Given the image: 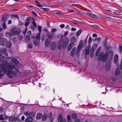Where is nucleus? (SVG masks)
Listing matches in <instances>:
<instances>
[{
	"label": "nucleus",
	"mask_w": 122,
	"mask_h": 122,
	"mask_svg": "<svg viewBox=\"0 0 122 122\" xmlns=\"http://www.w3.org/2000/svg\"><path fill=\"white\" fill-rule=\"evenodd\" d=\"M5 67L3 69V70L5 73L7 75V76L11 78L13 77V76L11 74V73L13 75H16L17 74V70L18 71L17 69H15L16 72L15 71H12L10 70V69L13 70L15 68V66L13 64H11L5 66Z\"/></svg>",
	"instance_id": "nucleus-1"
},
{
	"label": "nucleus",
	"mask_w": 122,
	"mask_h": 122,
	"mask_svg": "<svg viewBox=\"0 0 122 122\" xmlns=\"http://www.w3.org/2000/svg\"><path fill=\"white\" fill-rule=\"evenodd\" d=\"M40 35L39 34H37L35 38L34 39L33 41L34 45L36 46H38L40 42Z\"/></svg>",
	"instance_id": "nucleus-2"
},
{
	"label": "nucleus",
	"mask_w": 122,
	"mask_h": 122,
	"mask_svg": "<svg viewBox=\"0 0 122 122\" xmlns=\"http://www.w3.org/2000/svg\"><path fill=\"white\" fill-rule=\"evenodd\" d=\"M103 53L102 52L101 54L99 55L98 56V59L99 60H102L104 62L107 60V56L106 54H104L103 55Z\"/></svg>",
	"instance_id": "nucleus-3"
},
{
	"label": "nucleus",
	"mask_w": 122,
	"mask_h": 122,
	"mask_svg": "<svg viewBox=\"0 0 122 122\" xmlns=\"http://www.w3.org/2000/svg\"><path fill=\"white\" fill-rule=\"evenodd\" d=\"M24 115L26 117L30 116V117H33L35 116V113L33 112H30L28 111H27L24 113Z\"/></svg>",
	"instance_id": "nucleus-4"
},
{
	"label": "nucleus",
	"mask_w": 122,
	"mask_h": 122,
	"mask_svg": "<svg viewBox=\"0 0 122 122\" xmlns=\"http://www.w3.org/2000/svg\"><path fill=\"white\" fill-rule=\"evenodd\" d=\"M63 36L64 35H62L60 39L58 41V43L57 44V48L58 49H61V48L62 46V41Z\"/></svg>",
	"instance_id": "nucleus-5"
},
{
	"label": "nucleus",
	"mask_w": 122,
	"mask_h": 122,
	"mask_svg": "<svg viewBox=\"0 0 122 122\" xmlns=\"http://www.w3.org/2000/svg\"><path fill=\"white\" fill-rule=\"evenodd\" d=\"M7 42V40L4 38H2L0 39V46H5Z\"/></svg>",
	"instance_id": "nucleus-6"
},
{
	"label": "nucleus",
	"mask_w": 122,
	"mask_h": 122,
	"mask_svg": "<svg viewBox=\"0 0 122 122\" xmlns=\"http://www.w3.org/2000/svg\"><path fill=\"white\" fill-rule=\"evenodd\" d=\"M118 60V55L117 54H115L113 60L114 62L116 64V65L117 66H119V65L117 62Z\"/></svg>",
	"instance_id": "nucleus-7"
},
{
	"label": "nucleus",
	"mask_w": 122,
	"mask_h": 122,
	"mask_svg": "<svg viewBox=\"0 0 122 122\" xmlns=\"http://www.w3.org/2000/svg\"><path fill=\"white\" fill-rule=\"evenodd\" d=\"M20 32V29L19 28H18L15 31H13L11 35L14 36L16 35H19Z\"/></svg>",
	"instance_id": "nucleus-8"
},
{
	"label": "nucleus",
	"mask_w": 122,
	"mask_h": 122,
	"mask_svg": "<svg viewBox=\"0 0 122 122\" xmlns=\"http://www.w3.org/2000/svg\"><path fill=\"white\" fill-rule=\"evenodd\" d=\"M76 47H74L71 50L70 53L71 56L72 57H74V56L76 52Z\"/></svg>",
	"instance_id": "nucleus-9"
},
{
	"label": "nucleus",
	"mask_w": 122,
	"mask_h": 122,
	"mask_svg": "<svg viewBox=\"0 0 122 122\" xmlns=\"http://www.w3.org/2000/svg\"><path fill=\"white\" fill-rule=\"evenodd\" d=\"M9 16L8 15H4L2 18V20L4 22H6L8 20Z\"/></svg>",
	"instance_id": "nucleus-10"
},
{
	"label": "nucleus",
	"mask_w": 122,
	"mask_h": 122,
	"mask_svg": "<svg viewBox=\"0 0 122 122\" xmlns=\"http://www.w3.org/2000/svg\"><path fill=\"white\" fill-rule=\"evenodd\" d=\"M111 67V63L110 61H108L106 64V69L107 71L109 70Z\"/></svg>",
	"instance_id": "nucleus-11"
},
{
	"label": "nucleus",
	"mask_w": 122,
	"mask_h": 122,
	"mask_svg": "<svg viewBox=\"0 0 122 122\" xmlns=\"http://www.w3.org/2000/svg\"><path fill=\"white\" fill-rule=\"evenodd\" d=\"M50 48L52 51H53L55 50L56 48V45L55 42L51 43Z\"/></svg>",
	"instance_id": "nucleus-12"
},
{
	"label": "nucleus",
	"mask_w": 122,
	"mask_h": 122,
	"mask_svg": "<svg viewBox=\"0 0 122 122\" xmlns=\"http://www.w3.org/2000/svg\"><path fill=\"white\" fill-rule=\"evenodd\" d=\"M63 41L64 45H67L68 44L69 41L68 38L66 37H65L63 39Z\"/></svg>",
	"instance_id": "nucleus-13"
},
{
	"label": "nucleus",
	"mask_w": 122,
	"mask_h": 122,
	"mask_svg": "<svg viewBox=\"0 0 122 122\" xmlns=\"http://www.w3.org/2000/svg\"><path fill=\"white\" fill-rule=\"evenodd\" d=\"M83 46V41L82 40H81L79 42L77 49L81 50Z\"/></svg>",
	"instance_id": "nucleus-14"
},
{
	"label": "nucleus",
	"mask_w": 122,
	"mask_h": 122,
	"mask_svg": "<svg viewBox=\"0 0 122 122\" xmlns=\"http://www.w3.org/2000/svg\"><path fill=\"white\" fill-rule=\"evenodd\" d=\"M76 38L75 36L71 37L70 39V41L71 42V44H73V45H74V44L76 41Z\"/></svg>",
	"instance_id": "nucleus-15"
},
{
	"label": "nucleus",
	"mask_w": 122,
	"mask_h": 122,
	"mask_svg": "<svg viewBox=\"0 0 122 122\" xmlns=\"http://www.w3.org/2000/svg\"><path fill=\"white\" fill-rule=\"evenodd\" d=\"M0 52L3 54H4V55L7 56H8V54L6 52V49L5 48H4L2 49V50H0Z\"/></svg>",
	"instance_id": "nucleus-16"
},
{
	"label": "nucleus",
	"mask_w": 122,
	"mask_h": 122,
	"mask_svg": "<svg viewBox=\"0 0 122 122\" xmlns=\"http://www.w3.org/2000/svg\"><path fill=\"white\" fill-rule=\"evenodd\" d=\"M45 44V46L46 47H48L49 46L50 42L48 38H47L46 39Z\"/></svg>",
	"instance_id": "nucleus-17"
},
{
	"label": "nucleus",
	"mask_w": 122,
	"mask_h": 122,
	"mask_svg": "<svg viewBox=\"0 0 122 122\" xmlns=\"http://www.w3.org/2000/svg\"><path fill=\"white\" fill-rule=\"evenodd\" d=\"M87 15L89 16L92 17L94 18L97 19V16L96 15L91 13H87Z\"/></svg>",
	"instance_id": "nucleus-18"
},
{
	"label": "nucleus",
	"mask_w": 122,
	"mask_h": 122,
	"mask_svg": "<svg viewBox=\"0 0 122 122\" xmlns=\"http://www.w3.org/2000/svg\"><path fill=\"white\" fill-rule=\"evenodd\" d=\"M33 117H28L26 118L25 120V122H33Z\"/></svg>",
	"instance_id": "nucleus-19"
},
{
	"label": "nucleus",
	"mask_w": 122,
	"mask_h": 122,
	"mask_svg": "<svg viewBox=\"0 0 122 122\" xmlns=\"http://www.w3.org/2000/svg\"><path fill=\"white\" fill-rule=\"evenodd\" d=\"M11 42L10 41H8L7 40V42L6 44L5 45V46L6 47L8 48H10L11 46Z\"/></svg>",
	"instance_id": "nucleus-20"
},
{
	"label": "nucleus",
	"mask_w": 122,
	"mask_h": 122,
	"mask_svg": "<svg viewBox=\"0 0 122 122\" xmlns=\"http://www.w3.org/2000/svg\"><path fill=\"white\" fill-rule=\"evenodd\" d=\"M30 40V38L29 36L26 35L25 37V41L26 43L29 42Z\"/></svg>",
	"instance_id": "nucleus-21"
},
{
	"label": "nucleus",
	"mask_w": 122,
	"mask_h": 122,
	"mask_svg": "<svg viewBox=\"0 0 122 122\" xmlns=\"http://www.w3.org/2000/svg\"><path fill=\"white\" fill-rule=\"evenodd\" d=\"M42 114L41 113H37L36 116V119L37 120L40 119L42 116Z\"/></svg>",
	"instance_id": "nucleus-22"
},
{
	"label": "nucleus",
	"mask_w": 122,
	"mask_h": 122,
	"mask_svg": "<svg viewBox=\"0 0 122 122\" xmlns=\"http://www.w3.org/2000/svg\"><path fill=\"white\" fill-rule=\"evenodd\" d=\"M46 34L48 37L49 38L51 39L52 38V35L53 34V33H52L51 32L50 33L48 32H47L46 33Z\"/></svg>",
	"instance_id": "nucleus-23"
},
{
	"label": "nucleus",
	"mask_w": 122,
	"mask_h": 122,
	"mask_svg": "<svg viewBox=\"0 0 122 122\" xmlns=\"http://www.w3.org/2000/svg\"><path fill=\"white\" fill-rule=\"evenodd\" d=\"M74 45H73V44H70L68 45L67 50L68 51H70L72 47L74 46Z\"/></svg>",
	"instance_id": "nucleus-24"
},
{
	"label": "nucleus",
	"mask_w": 122,
	"mask_h": 122,
	"mask_svg": "<svg viewBox=\"0 0 122 122\" xmlns=\"http://www.w3.org/2000/svg\"><path fill=\"white\" fill-rule=\"evenodd\" d=\"M11 40L13 43L14 44L16 43L17 41V38L15 37H13L12 39Z\"/></svg>",
	"instance_id": "nucleus-25"
},
{
	"label": "nucleus",
	"mask_w": 122,
	"mask_h": 122,
	"mask_svg": "<svg viewBox=\"0 0 122 122\" xmlns=\"http://www.w3.org/2000/svg\"><path fill=\"white\" fill-rule=\"evenodd\" d=\"M62 119V117L61 115H59L58 117V122H61Z\"/></svg>",
	"instance_id": "nucleus-26"
},
{
	"label": "nucleus",
	"mask_w": 122,
	"mask_h": 122,
	"mask_svg": "<svg viewBox=\"0 0 122 122\" xmlns=\"http://www.w3.org/2000/svg\"><path fill=\"white\" fill-rule=\"evenodd\" d=\"M36 2V5L37 6L40 7H42L43 6L40 4L39 2L37 1H35Z\"/></svg>",
	"instance_id": "nucleus-27"
},
{
	"label": "nucleus",
	"mask_w": 122,
	"mask_h": 122,
	"mask_svg": "<svg viewBox=\"0 0 122 122\" xmlns=\"http://www.w3.org/2000/svg\"><path fill=\"white\" fill-rule=\"evenodd\" d=\"M31 20L32 21V25L35 26L36 27V25L34 18H31Z\"/></svg>",
	"instance_id": "nucleus-28"
},
{
	"label": "nucleus",
	"mask_w": 122,
	"mask_h": 122,
	"mask_svg": "<svg viewBox=\"0 0 122 122\" xmlns=\"http://www.w3.org/2000/svg\"><path fill=\"white\" fill-rule=\"evenodd\" d=\"M71 117L72 119H75L77 117V115L76 113H73L71 115Z\"/></svg>",
	"instance_id": "nucleus-29"
},
{
	"label": "nucleus",
	"mask_w": 122,
	"mask_h": 122,
	"mask_svg": "<svg viewBox=\"0 0 122 122\" xmlns=\"http://www.w3.org/2000/svg\"><path fill=\"white\" fill-rule=\"evenodd\" d=\"M118 68L116 69L115 72V75L116 76H118L119 74V70L118 68Z\"/></svg>",
	"instance_id": "nucleus-30"
},
{
	"label": "nucleus",
	"mask_w": 122,
	"mask_h": 122,
	"mask_svg": "<svg viewBox=\"0 0 122 122\" xmlns=\"http://www.w3.org/2000/svg\"><path fill=\"white\" fill-rule=\"evenodd\" d=\"M101 37H99L98 38H95L94 40V41L97 42L98 44L101 41Z\"/></svg>",
	"instance_id": "nucleus-31"
},
{
	"label": "nucleus",
	"mask_w": 122,
	"mask_h": 122,
	"mask_svg": "<svg viewBox=\"0 0 122 122\" xmlns=\"http://www.w3.org/2000/svg\"><path fill=\"white\" fill-rule=\"evenodd\" d=\"M19 35L17 37L19 40H22L23 38V36L21 35Z\"/></svg>",
	"instance_id": "nucleus-32"
},
{
	"label": "nucleus",
	"mask_w": 122,
	"mask_h": 122,
	"mask_svg": "<svg viewBox=\"0 0 122 122\" xmlns=\"http://www.w3.org/2000/svg\"><path fill=\"white\" fill-rule=\"evenodd\" d=\"M2 26L4 29H5L7 28V26L5 22H3L2 24Z\"/></svg>",
	"instance_id": "nucleus-33"
},
{
	"label": "nucleus",
	"mask_w": 122,
	"mask_h": 122,
	"mask_svg": "<svg viewBox=\"0 0 122 122\" xmlns=\"http://www.w3.org/2000/svg\"><path fill=\"white\" fill-rule=\"evenodd\" d=\"M82 30H79L77 31L76 33V35L77 36H78L82 32Z\"/></svg>",
	"instance_id": "nucleus-34"
},
{
	"label": "nucleus",
	"mask_w": 122,
	"mask_h": 122,
	"mask_svg": "<svg viewBox=\"0 0 122 122\" xmlns=\"http://www.w3.org/2000/svg\"><path fill=\"white\" fill-rule=\"evenodd\" d=\"M85 54L86 55H88L89 54V49L88 48H86L85 49Z\"/></svg>",
	"instance_id": "nucleus-35"
},
{
	"label": "nucleus",
	"mask_w": 122,
	"mask_h": 122,
	"mask_svg": "<svg viewBox=\"0 0 122 122\" xmlns=\"http://www.w3.org/2000/svg\"><path fill=\"white\" fill-rule=\"evenodd\" d=\"M14 117L13 116L10 117L9 119V121L11 122H13L14 121Z\"/></svg>",
	"instance_id": "nucleus-36"
},
{
	"label": "nucleus",
	"mask_w": 122,
	"mask_h": 122,
	"mask_svg": "<svg viewBox=\"0 0 122 122\" xmlns=\"http://www.w3.org/2000/svg\"><path fill=\"white\" fill-rule=\"evenodd\" d=\"M47 116L46 115H44L42 118V120L43 121H45L47 118Z\"/></svg>",
	"instance_id": "nucleus-37"
},
{
	"label": "nucleus",
	"mask_w": 122,
	"mask_h": 122,
	"mask_svg": "<svg viewBox=\"0 0 122 122\" xmlns=\"http://www.w3.org/2000/svg\"><path fill=\"white\" fill-rule=\"evenodd\" d=\"M13 61L15 64H17L18 63V61L15 58H13Z\"/></svg>",
	"instance_id": "nucleus-38"
},
{
	"label": "nucleus",
	"mask_w": 122,
	"mask_h": 122,
	"mask_svg": "<svg viewBox=\"0 0 122 122\" xmlns=\"http://www.w3.org/2000/svg\"><path fill=\"white\" fill-rule=\"evenodd\" d=\"M33 45L31 43H29L28 46V48L29 49H31Z\"/></svg>",
	"instance_id": "nucleus-39"
},
{
	"label": "nucleus",
	"mask_w": 122,
	"mask_h": 122,
	"mask_svg": "<svg viewBox=\"0 0 122 122\" xmlns=\"http://www.w3.org/2000/svg\"><path fill=\"white\" fill-rule=\"evenodd\" d=\"M4 115L3 114L0 115V120H4Z\"/></svg>",
	"instance_id": "nucleus-40"
},
{
	"label": "nucleus",
	"mask_w": 122,
	"mask_h": 122,
	"mask_svg": "<svg viewBox=\"0 0 122 122\" xmlns=\"http://www.w3.org/2000/svg\"><path fill=\"white\" fill-rule=\"evenodd\" d=\"M48 118H50L52 116V113H50L48 114Z\"/></svg>",
	"instance_id": "nucleus-41"
},
{
	"label": "nucleus",
	"mask_w": 122,
	"mask_h": 122,
	"mask_svg": "<svg viewBox=\"0 0 122 122\" xmlns=\"http://www.w3.org/2000/svg\"><path fill=\"white\" fill-rule=\"evenodd\" d=\"M118 50L120 53H121L122 51V46H121L120 45L119 46Z\"/></svg>",
	"instance_id": "nucleus-42"
},
{
	"label": "nucleus",
	"mask_w": 122,
	"mask_h": 122,
	"mask_svg": "<svg viewBox=\"0 0 122 122\" xmlns=\"http://www.w3.org/2000/svg\"><path fill=\"white\" fill-rule=\"evenodd\" d=\"M97 46V44L96 43H95L93 44L92 47L94 48L95 49H96Z\"/></svg>",
	"instance_id": "nucleus-43"
},
{
	"label": "nucleus",
	"mask_w": 122,
	"mask_h": 122,
	"mask_svg": "<svg viewBox=\"0 0 122 122\" xmlns=\"http://www.w3.org/2000/svg\"><path fill=\"white\" fill-rule=\"evenodd\" d=\"M30 19V17H28L26 19V22H30L29 21Z\"/></svg>",
	"instance_id": "nucleus-44"
},
{
	"label": "nucleus",
	"mask_w": 122,
	"mask_h": 122,
	"mask_svg": "<svg viewBox=\"0 0 122 122\" xmlns=\"http://www.w3.org/2000/svg\"><path fill=\"white\" fill-rule=\"evenodd\" d=\"M57 31V29H52L51 33H52L55 32Z\"/></svg>",
	"instance_id": "nucleus-45"
},
{
	"label": "nucleus",
	"mask_w": 122,
	"mask_h": 122,
	"mask_svg": "<svg viewBox=\"0 0 122 122\" xmlns=\"http://www.w3.org/2000/svg\"><path fill=\"white\" fill-rule=\"evenodd\" d=\"M27 31V28L26 27L25 29L22 32L24 34H25Z\"/></svg>",
	"instance_id": "nucleus-46"
},
{
	"label": "nucleus",
	"mask_w": 122,
	"mask_h": 122,
	"mask_svg": "<svg viewBox=\"0 0 122 122\" xmlns=\"http://www.w3.org/2000/svg\"><path fill=\"white\" fill-rule=\"evenodd\" d=\"M32 13L36 17L38 16L37 14L34 11H32Z\"/></svg>",
	"instance_id": "nucleus-47"
},
{
	"label": "nucleus",
	"mask_w": 122,
	"mask_h": 122,
	"mask_svg": "<svg viewBox=\"0 0 122 122\" xmlns=\"http://www.w3.org/2000/svg\"><path fill=\"white\" fill-rule=\"evenodd\" d=\"M92 38L90 36L89 37L88 41V43L89 44H90L92 42Z\"/></svg>",
	"instance_id": "nucleus-48"
},
{
	"label": "nucleus",
	"mask_w": 122,
	"mask_h": 122,
	"mask_svg": "<svg viewBox=\"0 0 122 122\" xmlns=\"http://www.w3.org/2000/svg\"><path fill=\"white\" fill-rule=\"evenodd\" d=\"M5 74H4L2 73L0 71V79H1L2 77V76H4L5 75Z\"/></svg>",
	"instance_id": "nucleus-49"
},
{
	"label": "nucleus",
	"mask_w": 122,
	"mask_h": 122,
	"mask_svg": "<svg viewBox=\"0 0 122 122\" xmlns=\"http://www.w3.org/2000/svg\"><path fill=\"white\" fill-rule=\"evenodd\" d=\"M95 49H95L94 48L92 47L91 50V52H94V51L95 50Z\"/></svg>",
	"instance_id": "nucleus-50"
},
{
	"label": "nucleus",
	"mask_w": 122,
	"mask_h": 122,
	"mask_svg": "<svg viewBox=\"0 0 122 122\" xmlns=\"http://www.w3.org/2000/svg\"><path fill=\"white\" fill-rule=\"evenodd\" d=\"M37 28L39 31L40 32H41V27L40 26H38L37 27Z\"/></svg>",
	"instance_id": "nucleus-51"
},
{
	"label": "nucleus",
	"mask_w": 122,
	"mask_h": 122,
	"mask_svg": "<svg viewBox=\"0 0 122 122\" xmlns=\"http://www.w3.org/2000/svg\"><path fill=\"white\" fill-rule=\"evenodd\" d=\"M14 121L16 122L17 121H18L19 120V118L18 117H14Z\"/></svg>",
	"instance_id": "nucleus-52"
},
{
	"label": "nucleus",
	"mask_w": 122,
	"mask_h": 122,
	"mask_svg": "<svg viewBox=\"0 0 122 122\" xmlns=\"http://www.w3.org/2000/svg\"><path fill=\"white\" fill-rule=\"evenodd\" d=\"M45 37L44 36H42L41 37V40L42 41H44L45 39Z\"/></svg>",
	"instance_id": "nucleus-53"
},
{
	"label": "nucleus",
	"mask_w": 122,
	"mask_h": 122,
	"mask_svg": "<svg viewBox=\"0 0 122 122\" xmlns=\"http://www.w3.org/2000/svg\"><path fill=\"white\" fill-rule=\"evenodd\" d=\"M30 23L28 22H26L25 24V25L26 27H26Z\"/></svg>",
	"instance_id": "nucleus-54"
},
{
	"label": "nucleus",
	"mask_w": 122,
	"mask_h": 122,
	"mask_svg": "<svg viewBox=\"0 0 122 122\" xmlns=\"http://www.w3.org/2000/svg\"><path fill=\"white\" fill-rule=\"evenodd\" d=\"M42 9L45 11H48L49 10V9L47 8H42Z\"/></svg>",
	"instance_id": "nucleus-55"
},
{
	"label": "nucleus",
	"mask_w": 122,
	"mask_h": 122,
	"mask_svg": "<svg viewBox=\"0 0 122 122\" xmlns=\"http://www.w3.org/2000/svg\"><path fill=\"white\" fill-rule=\"evenodd\" d=\"M24 24V23L21 21H19V25H22Z\"/></svg>",
	"instance_id": "nucleus-56"
},
{
	"label": "nucleus",
	"mask_w": 122,
	"mask_h": 122,
	"mask_svg": "<svg viewBox=\"0 0 122 122\" xmlns=\"http://www.w3.org/2000/svg\"><path fill=\"white\" fill-rule=\"evenodd\" d=\"M68 33V31H66L65 32L64 35V36L66 37V36H67Z\"/></svg>",
	"instance_id": "nucleus-57"
},
{
	"label": "nucleus",
	"mask_w": 122,
	"mask_h": 122,
	"mask_svg": "<svg viewBox=\"0 0 122 122\" xmlns=\"http://www.w3.org/2000/svg\"><path fill=\"white\" fill-rule=\"evenodd\" d=\"M102 48V47L101 46H100L97 49V50L98 51H100L101 50Z\"/></svg>",
	"instance_id": "nucleus-58"
},
{
	"label": "nucleus",
	"mask_w": 122,
	"mask_h": 122,
	"mask_svg": "<svg viewBox=\"0 0 122 122\" xmlns=\"http://www.w3.org/2000/svg\"><path fill=\"white\" fill-rule=\"evenodd\" d=\"M31 31L29 30L27 32V34L29 35V36H30L31 35Z\"/></svg>",
	"instance_id": "nucleus-59"
},
{
	"label": "nucleus",
	"mask_w": 122,
	"mask_h": 122,
	"mask_svg": "<svg viewBox=\"0 0 122 122\" xmlns=\"http://www.w3.org/2000/svg\"><path fill=\"white\" fill-rule=\"evenodd\" d=\"M99 52V51H98L97 50L95 54V55L96 56H98Z\"/></svg>",
	"instance_id": "nucleus-60"
},
{
	"label": "nucleus",
	"mask_w": 122,
	"mask_h": 122,
	"mask_svg": "<svg viewBox=\"0 0 122 122\" xmlns=\"http://www.w3.org/2000/svg\"><path fill=\"white\" fill-rule=\"evenodd\" d=\"M12 23V21L10 20H9L8 21V24H10Z\"/></svg>",
	"instance_id": "nucleus-61"
},
{
	"label": "nucleus",
	"mask_w": 122,
	"mask_h": 122,
	"mask_svg": "<svg viewBox=\"0 0 122 122\" xmlns=\"http://www.w3.org/2000/svg\"><path fill=\"white\" fill-rule=\"evenodd\" d=\"M92 36L93 37H97V35L96 34H94L92 35Z\"/></svg>",
	"instance_id": "nucleus-62"
},
{
	"label": "nucleus",
	"mask_w": 122,
	"mask_h": 122,
	"mask_svg": "<svg viewBox=\"0 0 122 122\" xmlns=\"http://www.w3.org/2000/svg\"><path fill=\"white\" fill-rule=\"evenodd\" d=\"M43 30L45 32H48V30L46 27L45 28L43 29Z\"/></svg>",
	"instance_id": "nucleus-63"
},
{
	"label": "nucleus",
	"mask_w": 122,
	"mask_h": 122,
	"mask_svg": "<svg viewBox=\"0 0 122 122\" xmlns=\"http://www.w3.org/2000/svg\"><path fill=\"white\" fill-rule=\"evenodd\" d=\"M80 119L78 118L76 120L75 122H80Z\"/></svg>",
	"instance_id": "nucleus-64"
}]
</instances>
